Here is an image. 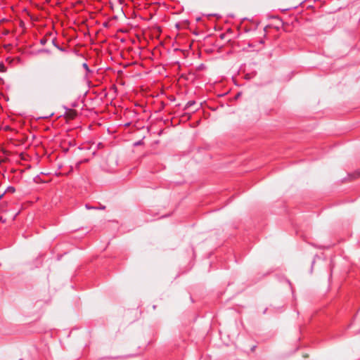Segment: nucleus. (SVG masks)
<instances>
[{"label":"nucleus","instance_id":"obj_10","mask_svg":"<svg viewBox=\"0 0 360 360\" xmlns=\"http://www.w3.org/2000/svg\"><path fill=\"white\" fill-rule=\"evenodd\" d=\"M140 143H141L140 142H138V143H136L135 145H139Z\"/></svg>","mask_w":360,"mask_h":360},{"label":"nucleus","instance_id":"obj_9","mask_svg":"<svg viewBox=\"0 0 360 360\" xmlns=\"http://www.w3.org/2000/svg\"><path fill=\"white\" fill-rule=\"evenodd\" d=\"M56 46L58 49H60V51H63V49L59 48V47H58V46H57L56 45Z\"/></svg>","mask_w":360,"mask_h":360},{"label":"nucleus","instance_id":"obj_2","mask_svg":"<svg viewBox=\"0 0 360 360\" xmlns=\"http://www.w3.org/2000/svg\"><path fill=\"white\" fill-rule=\"evenodd\" d=\"M67 116L69 119H74L75 117L76 116V112L75 110H70L68 113H67Z\"/></svg>","mask_w":360,"mask_h":360},{"label":"nucleus","instance_id":"obj_8","mask_svg":"<svg viewBox=\"0 0 360 360\" xmlns=\"http://www.w3.org/2000/svg\"><path fill=\"white\" fill-rule=\"evenodd\" d=\"M84 68H86V69L88 68V66H87V65H86V64H85V63H84Z\"/></svg>","mask_w":360,"mask_h":360},{"label":"nucleus","instance_id":"obj_6","mask_svg":"<svg viewBox=\"0 0 360 360\" xmlns=\"http://www.w3.org/2000/svg\"><path fill=\"white\" fill-rule=\"evenodd\" d=\"M8 191H11V192H14L15 191V188L11 187V188H8Z\"/></svg>","mask_w":360,"mask_h":360},{"label":"nucleus","instance_id":"obj_4","mask_svg":"<svg viewBox=\"0 0 360 360\" xmlns=\"http://www.w3.org/2000/svg\"><path fill=\"white\" fill-rule=\"evenodd\" d=\"M56 76L58 77H60V75H61V71L60 70H58L56 73H55Z\"/></svg>","mask_w":360,"mask_h":360},{"label":"nucleus","instance_id":"obj_1","mask_svg":"<svg viewBox=\"0 0 360 360\" xmlns=\"http://www.w3.org/2000/svg\"><path fill=\"white\" fill-rule=\"evenodd\" d=\"M349 177L350 180H353V179L360 177V169L356 170L354 172H353L352 174H349Z\"/></svg>","mask_w":360,"mask_h":360},{"label":"nucleus","instance_id":"obj_3","mask_svg":"<svg viewBox=\"0 0 360 360\" xmlns=\"http://www.w3.org/2000/svg\"><path fill=\"white\" fill-rule=\"evenodd\" d=\"M5 71V66L3 63H0V72H4Z\"/></svg>","mask_w":360,"mask_h":360},{"label":"nucleus","instance_id":"obj_5","mask_svg":"<svg viewBox=\"0 0 360 360\" xmlns=\"http://www.w3.org/2000/svg\"><path fill=\"white\" fill-rule=\"evenodd\" d=\"M314 261H311V266H310V269H309V271L311 272L312 271V269H313V264H314Z\"/></svg>","mask_w":360,"mask_h":360},{"label":"nucleus","instance_id":"obj_7","mask_svg":"<svg viewBox=\"0 0 360 360\" xmlns=\"http://www.w3.org/2000/svg\"><path fill=\"white\" fill-rule=\"evenodd\" d=\"M45 41H46V40H45V39H41V44H44V43H45Z\"/></svg>","mask_w":360,"mask_h":360}]
</instances>
